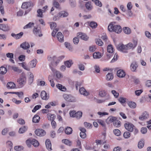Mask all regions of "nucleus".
Returning a JSON list of instances; mask_svg holds the SVG:
<instances>
[{"mask_svg":"<svg viewBox=\"0 0 151 151\" xmlns=\"http://www.w3.org/2000/svg\"><path fill=\"white\" fill-rule=\"evenodd\" d=\"M64 99L70 102H75L76 100L75 98L71 95L64 94L63 95Z\"/></svg>","mask_w":151,"mask_h":151,"instance_id":"f257e3e1","label":"nucleus"},{"mask_svg":"<svg viewBox=\"0 0 151 151\" xmlns=\"http://www.w3.org/2000/svg\"><path fill=\"white\" fill-rule=\"evenodd\" d=\"M117 49L124 53H127V50L128 48L126 45L123 44H119L116 47Z\"/></svg>","mask_w":151,"mask_h":151,"instance_id":"f03ea898","label":"nucleus"},{"mask_svg":"<svg viewBox=\"0 0 151 151\" xmlns=\"http://www.w3.org/2000/svg\"><path fill=\"white\" fill-rule=\"evenodd\" d=\"M125 129L130 132H132L134 129V126L132 124L129 123H125L124 124Z\"/></svg>","mask_w":151,"mask_h":151,"instance_id":"7ed1b4c3","label":"nucleus"},{"mask_svg":"<svg viewBox=\"0 0 151 151\" xmlns=\"http://www.w3.org/2000/svg\"><path fill=\"white\" fill-rule=\"evenodd\" d=\"M50 68L52 71L53 73H55L56 77L60 79L63 77V75L59 71H57L56 69L50 66Z\"/></svg>","mask_w":151,"mask_h":151,"instance_id":"20e7f679","label":"nucleus"},{"mask_svg":"<svg viewBox=\"0 0 151 151\" xmlns=\"http://www.w3.org/2000/svg\"><path fill=\"white\" fill-rule=\"evenodd\" d=\"M33 6V4L31 2H24L23 3L22 8L24 9H27Z\"/></svg>","mask_w":151,"mask_h":151,"instance_id":"39448f33","label":"nucleus"},{"mask_svg":"<svg viewBox=\"0 0 151 151\" xmlns=\"http://www.w3.org/2000/svg\"><path fill=\"white\" fill-rule=\"evenodd\" d=\"M77 36L85 41L87 40L88 39V37L86 34L82 32L78 33Z\"/></svg>","mask_w":151,"mask_h":151,"instance_id":"423d86ee","label":"nucleus"},{"mask_svg":"<svg viewBox=\"0 0 151 151\" xmlns=\"http://www.w3.org/2000/svg\"><path fill=\"white\" fill-rule=\"evenodd\" d=\"M122 28V27L119 25L116 24V22H111L110 23L108 26V28Z\"/></svg>","mask_w":151,"mask_h":151,"instance_id":"0eeeda50","label":"nucleus"},{"mask_svg":"<svg viewBox=\"0 0 151 151\" xmlns=\"http://www.w3.org/2000/svg\"><path fill=\"white\" fill-rule=\"evenodd\" d=\"M149 117V114L146 111H144L139 117V119L141 121H143L147 119Z\"/></svg>","mask_w":151,"mask_h":151,"instance_id":"6e6552de","label":"nucleus"},{"mask_svg":"<svg viewBox=\"0 0 151 151\" xmlns=\"http://www.w3.org/2000/svg\"><path fill=\"white\" fill-rule=\"evenodd\" d=\"M20 47L23 50H25L29 49L30 48V45L28 42H24L20 44Z\"/></svg>","mask_w":151,"mask_h":151,"instance_id":"1a4fd4ad","label":"nucleus"},{"mask_svg":"<svg viewBox=\"0 0 151 151\" xmlns=\"http://www.w3.org/2000/svg\"><path fill=\"white\" fill-rule=\"evenodd\" d=\"M35 133L36 135L40 136H44L46 134L45 132L42 129H37L35 131Z\"/></svg>","mask_w":151,"mask_h":151,"instance_id":"9d476101","label":"nucleus"},{"mask_svg":"<svg viewBox=\"0 0 151 151\" xmlns=\"http://www.w3.org/2000/svg\"><path fill=\"white\" fill-rule=\"evenodd\" d=\"M41 96L42 99L45 100H48L49 98V94L47 95L46 91H44L41 92Z\"/></svg>","mask_w":151,"mask_h":151,"instance_id":"9b49d317","label":"nucleus"},{"mask_svg":"<svg viewBox=\"0 0 151 151\" xmlns=\"http://www.w3.org/2000/svg\"><path fill=\"white\" fill-rule=\"evenodd\" d=\"M138 67L136 61H134L132 62L130 65V69L132 71L135 72Z\"/></svg>","mask_w":151,"mask_h":151,"instance_id":"f8f14e48","label":"nucleus"},{"mask_svg":"<svg viewBox=\"0 0 151 151\" xmlns=\"http://www.w3.org/2000/svg\"><path fill=\"white\" fill-rule=\"evenodd\" d=\"M33 32L34 34L37 36L40 37L42 35L41 33V32L40 29H34Z\"/></svg>","mask_w":151,"mask_h":151,"instance_id":"ddd939ff","label":"nucleus"},{"mask_svg":"<svg viewBox=\"0 0 151 151\" xmlns=\"http://www.w3.org/2000/svg\"><path fill=\"white\" fill-rule=\"evenodd\" d=\"M117 76L119 77L123 78L125 76V73L123 70H119L117 71Z\"/></svg>","mask_w":151,"mask_h":151,"instance_id":"4468645a","label":"nucleus"},{"mask_svg":"<svg viewBox=\"0 0 151 151\" xmlns=\"http://www.w3.org/2000/svg\"><path fill=\"white\" fill-rule=\"evenodd\" d=\"M46 146L47 148L49 151L52 150L51 144L50 140L49 139H47L45 141Z\"/></svg>","mask_w":151,"mask_h":151,"instance_id":"2eb2a0df","label":"nucleus"},{"mask_svg":"<svg viewBox=\"0 0 151 151\" xmlns=\"http://www.w3.org/2000/svg\"><path fill=\"white\" fill-rule=\"evenodd\" d=\"M23 34V33L22 32H21L20 33L17 34L12 33L11 34V35L13 37H14L16 39H18L21 38Z\"/></svg>","mask_w":151,"mask_h":151,"instance_id":"dca6fc26","label":"nucleus"},{"mask_svg":"<svg viewBox=\"0 0 151 151\" xmlns=\"http://www.w3.org/2000/svg\"><path fill=\"white\" fill-rule=\"evenodd\" d=\"M85 6L86 9L89 11L91 10L93 8V6L91 2L89 1L86 3Z\"/></svg>","mask_w":151,"mask_h":151,"instance_id":"f3484780","label":"nucleus"},{"mask_svg":"<svg viewBox=\"0 0 151 151\" xmlns=\"http://www.w3.org/2000/svg\"><path fill=\"white\" fill-rule=\"evenodd\" d=\"M57 37L60 42H63V36L61 32H58L57 35Z\"/></svg>","mask_w":151,"mask_h":151,"instance_id":"a211bd4d","label":"nucleus"},{"mask_svg":"<svg viewBox=\"0 0 151 151\" xmlns=\"http://www.w3.org/2000/svg\"><path fill=\"white\" fill-rule=\"evenodd\" d=\"M8 68L9 69H12L14 71L20 73L21 72V71L17 67L15 66H11L9 65L8 66Z\"/></svg>","mask_w":151,"mask_h":151,"instance_id":"6ab92c4d","label":"nucleus"},{"mask_svg":"<svg viewBox=\"0 0 151 151\" xmlns=\"http://www.w3.org/2000/svg\"><path fill=\"white\" fill-rule=\"evenodd\" d=\"M15 84L12 82L8 83L6 85V87L8 89H13L15 87Z\"/></svg>","mask_w":151,"mask_h":151,"instance_id":"aec40b11","label":"nucleus"},{"mask_svg":"<svg viewBox=\"0 0 151 151\" xmlns=\"http://www.w3.org/2000/svg\"><path fill=\"white\" fill-rule=\"evenodd\" d=\"M79 92L81 94L85 96H87L88 95V93L83 87L81 88L79 90Z\"/></svg>","mask_w":151,"mask_h":151,"instance_id":"412c9836","label":"nucleus"},{"mask_svg":"<svg viewBox=\"0 0 151 151\" xmlns=\"http://www.w3.org/2000/svg\"><path fill=\"white\" fill-rule=\"evenodd\" d=\"M25 78L23 77L17 80V82L20 85H23L25 83Z\"/></svg>","mask_w":151,"mask_h":151,"instance_id":"4be33fe9","label":"nucleus"},{"mask_svg":"<svg viewBox=\"0 0 151 151\" xmlns=\"http://www.w3.org/2000/svg\"><path fill=\"white\" fill-rule=\"evenodd\" d=\"M116 119V117H114L112 116H109L107 119L106 121L108 123L109 122H112L115 121Z\"/></svg>","mask_w":151,"mask_h":151,"instance_id":"5701e85b","label":"nucleus"},{"mask_svg":"<svg viewBox=\"0 0 151 151\" xmlns=\"http://www.w3.org/2000/svg\"><path fill=\"white\" fill-rule=\"evenodd\" d=\"M114 78L113 75L112 73H109L106 76V78L107 81H111Z\"/></svg>","mask_w":151,"mask_h":151,"instance_id":"b1692460","label":"nucleus"},{"mask_svg":"<svg viewBox=\"0 0 151 151\" xmlns=\"http://www.w3.org/2000/svg\"><path fill=\"white\" fill-rule=\"evenodd\" d=\"M40 120V116L37 115H35L32 118V122L34 123H38Z\"/></svg>","mask_w":151,"mask_h":151,"instance_id":"393cba45","label":"nucleus"},{"mask_svg":"<svg viewBox=\"0 0 151 151\" xmlns=\"http://www.w3.org/2000/svg\"><path fill=\"white\" fill-rule=\"evenodd\" d=\"M93 57L95 59H98L101 57V55L99 52H95L93 53Z\"/></svg>","mask_w":151,"mask_h":151,"instance_id":"a878e982","label":"nucleus"},{"mask_svg":"<svg viewBox=\"0 0 151 151\" xmlns=\"http://www.w3.org/2000/svg\"><path fill=\"white\" fill-rule=\"evenodd\" d=\"M72 131L73 130L70 127H67L65 129V133L67 134H71Z\"/></svg>","mask_w":151,"mask_h":151,"instance_id":"bb28decb","label":"nucleus"},{"mask_svg":"<svg viewBox=\"0 0 151 151\" xmlns=\"http://www.w3.org/2000/svg\"><path fill=\"white\" fill-rule=\"evenodd\" d=\"M7 71L6 68L4 67L1 66L0 68V73L2 75L5 74Z\"/></svg>","mask_w":151,"mask_h":151,"instance_id":"cd10ccee","label":"nucleus"},{"mask_svg":"<svg viewBox=\"0 0 151 151\" xmlns=\"http://www.w3.org/2000/svg\"><path fill=\"white\" fill-rule=\"evenodd\" d=\"M59 15L60 17H67L68 15V13L67 12L65 11H62L59 14Z\"/></svg>","mask_w":151,"mask_h":151,"instance_id":"c85d7f7f","label":"nucleus"},{"mask_svg":"<svg viewBox=\"0 0 151 151\" xmlns=\"http://www.w3.org/2000/svg\"><path fill=\"white\" fill-rule=\"evenodd\" d=\"M47 115L48 119L51 121L54 120L56 117L55 115L52 114L50 113L48 114Z\"/></svg>","mask_w":151,"mask_h":151,"instance_id":"c756f323","label":"nucleus"},{"mask_svg":"<svg viewBox=\"0 0 151 151\" xmlns=\"http://www.w3.org/2000/svg\"><path fill=\"white\" fill-rule=\"evenodd\" d=\"M113 125L115 127H119L121 126V123L119 120L116 119L113 122Z\"/></svg>","mask_w":151,"mask_h":151,"instance_id":"7c9ffc66","label":"nucleus"},{"mask_svg":"<svg viewBox=\"0 0 151 151\" xmlns=\"http://www.w3.org/2000/svg\"><path fill=\"white\" fill-rule=\"evenodd\" d=\"M122 29H108L109 31L112 32H114L117 33H119L122 31Z\"/></svg>","mask_w":151,"mask_h":151,"instance_id":"2f4dec72","label":"nucleus"},{"mask_svg":"<svg viewBox=\"0 0 151 151\" xmlns=\"http://www.w3.org/2000/svg\"><path fill=\"white\" fill-rule=\"evenodd\" d=\"M128 104L130 107L132 109L135 108L136 106V103L132 101L129 102L128 103Z\"/></svg>","mask_w":151,"mask_h":151,"instance_id":"473e14b6","label":"nucleus"},{"mask_svg":"<svg viewBox=\"0 0 151 151\" xmlns=\"http://www.w3.org/2000/svg\"><path fill=\"white\" fill-rule=\"evenodd\" d=\"M32 144L35 147L38 146L39 145V143L38 141L35 139H33L31 141Z\"/></svg>","mask_w":151,"mask_h":151,"instance_id":"72a5a7b5","label":"nucleus"},{"mask_svg":"<svg viewBox=\"0 0 151 151\" xmlns=\"http://www.w3.org/2000/svg\"><path fill=\"white\" fill-rule=\"evenodd\" d=\"M34 23L33 22H30L28 24L25 26L23 28H33L34 27Z\"/></svg>","mask_w":151,"mask_h":151,"instance_id":"f704fd0d","label":"nucleus"},{"mask_svg":"<svg viewBox=\"0 0 151 151\" xmlns=\"http://www.w3.org/2000/svg\"><path fill=\"white\" fill-rule=\"evenodd\" d=\"M119 101L122 105L126 101L127 99L123 97H120L118 99Z\"/></svg>","mask_w":151,"mask_h":151,"instance_id":"c9c22d12","label":"nucleus"},{"mask_svg":"<svg viewBox=\"0 0 151 151\" xmlns=\"http://www.w3.org/2000/svg\"><path fill=\"white\" fill-rule=\"evenodd\" d=\"M89 25L91 27L93 28H96L98 25L96 22L94 21H91L90 22Z\"/></svg>","mask_w":151,"mask_h":151,"instance_id":"e433bc0d","label":"nucleus"},{"mask_svg":"<svg viewBox=\"0 0 151 151\" xmlns=\"http://www.w3.org/2000/svg\"><path fill=\"white\" fill-rule=\"evenodd\" d=\"M56 59V58L55 56H53V57H48V60L50 61L51 62V63L52 65L53 64L54 62L55 61V60Z\"/></svg>","mask_w":151,"mask_h":151,"instance_id":"4c0bfd02","label":"nucleus"},{"mask_svg":"<svg viewBox=\"0 0 151 151\" xmlns=\"http://www.w3.org/2000/svg\"><path fill=\"white\" fill-rule=\"evenodd\" d=\"M103 40L107 43H109V41L108 40L107 37L105 34H103L101 37Z\"/></svg>","mask_w":151,"mask_h":151,"instance_id":"58836bf2","label":"nucleus"},{"mask_svg":"<svg viewBox=\"0 0 151 151\" xmlns=\"http://www.w3.org/2000/svg\"><path fill=\"white\" fill-rule=\"evenodd\" d=\"M56 86L58 88L62 91H65L66 90L65 88L60 84H57Z\"/></svg>","mask_w":151,"mask_h":151,"instance_id":"ea45409f","label":"nucleus"},{"mask_svg":"<svg viewBox=\"0 0 151 151\" xmlns=\"http://www.w3.org/2000/svg\"><path fill=\"white\" fill-rule=\"evenodd\" d=\"M82 113L81 111H78L76 112L75 116V117H76L77 119H79L82 117Z\"/></svg>","mask_w":151,"mask_h":151,"instance_id":"a19ab883","label":"nucleus"},{"mask_svg":"<svg viewBox=\"0 0 151 151\" xmlns=\"http://www.w3.org/2000/svg\"><path fill=\"white\" fill-rule=\"evenodd\" d=\"M73 63L72 60H68L65 63V65L68 68H70L73 64Z\"/></svg>","mask_w":151,"mask_h":151,"instance_id":"79ce46f5","label":"nucleus"},{"mask_svg":"<svg viewBox=\"0 0 151 151\" xmlns=\"http://www.w3.org/2000/svg\"><path fill=\"white\" fill-rule=\"evenodd\" d=\"M37 64V60L35 59H33L31 61L30 65L31 67L32 68L35 67Z\"/></svg>","mask_w":151,"mask_h":151,"instance_id":"37998d69","label":"nucleus"},{"mask_svg":"<svg viewBox=\"0 0 151 151\" xmlns=\"http://www.w3.org/2000/svg\"><path fill=\"white\" fill-rule=\"evenodd\" d=\"M107 52L110 53H112L113 52V48L111 45H108L107 47Z\"/></svg>","mask_w":151,"mask_h":151,"instance_id":"c03bdc74","label":"nucleus"},{"mask_svg":"<svg viewBox=\"0 0 151 151\" xmlns=\"http://www.w3.org/2000/svg\"><path fill=\"white\" fill-rule=\"evenodd\" d=\"M27 130V128L25 126H24L19 129V132L20 134H22L25 132Z\"/></svg>","mask_w":151,"mask_h":151,"instance_id":"a18cd8bd","label":"nucleus"},{"mask_svg":"<svg viewBox=\"0 0 151 151\" xmlns=\"http://www.w3.org/2000/svg\"><path fill=\"white\" fill-rule=\"evenodd\" d=\"M95 41L96 44L98 45L99 46H102L103 44V42L100 39L98 38L96 39L95 40Z\"/></svg>","mask_w":151,"mask_h":151,"instance_id":"49530a36","label":"nucleus"},{"mask_svg":"<svg viewBox=\"0 0 151 151\" xmlns=\"http://www.w3.org/2000/svg\"><path fill=\"white\" fill-rule=\"evenodd\" d=\"M37 16L39 17H43L42 13L43 12L42 10L41 9H38L37 11Z\"/></svg>","mask_w":151,"mask_h":151,"instance_id":"de8ad7c7","label":"nucleus"},{"mask_svg":"<svg viewBox=\"0 0 151 151\" xmlns=\"http://www.w3.org/2000/svg\"><path fill=\"white\" fill-rule=\"evenodd\" d=\"M113 132L114 134L116 136H119L121 135V132L118 129H115L113 130Z\"/></svg>","mask_w":151,"mask_h":151,"instance_id":"09e8293b","label":"nucleus"},{"mask_svg":"<svg viewBox=\"0 0 151 151\" xmlns=\"http://www.w3.org/2000/svg\"><path fill=\"white\" fill-rule=\"evenodd\" d=\"M93 2L96 5L100 7H101L102 6V4L101 2L99 1V0H92Z\"/></svg>","mask_w":151,"mask_h":151,"instance_id":"8fccbe9b","label":"nucleus"},{"mask_svg":"<svg viewBox=\"0 0 151 151\" xmlns=\"http://www.w3.org/2000/svg\"><path fill=\"white\" fill-rule=\"evenodd\" d=\"M144 145V141L143 140H141L139 142L138 147L139 148L141 149L142 148Z\"/></svg>","mask_w":151,"mask_h":151,"instance_id":"3c124183","label":"nucleus"},{"mask_svg":"<svg viewBox=\"0 0 151 151\" xmlns=\"http://www.w3.org/2000/svg\"><path fill=\"white\" fill-rule=\"evenodd\" d=\"M62 142L65 144L70 146L71 145V142L67 139H64L62 140Z\"/></svg>","mask_w":151,"mask_h":151,"instance_id":"603ef678","label":"nucleus"},{"mask_svg":"<svg viewBox=\"0 0 151 151\" xmlns=\"http://www.w3.org/2000/svg\"><path fill=\"white\" fill-rule=\"evenodd\" d=\"M127 10L128 11H131V10L132 9V3L131 2H129L127 6Z\"/></svg>","mask_w":151,"mask_h":151,"instance_id":"864d4df0","label":"nucleus"},{"mask_svg":"<svg viewBox=\"0 0 151 151\" xmlns=\"http://www.w3.org/2000/svg\"><path fill=\"white\" fill-rule=\"evenodd\" d=\"M56 0H54L53 4L54 6L57 9L60 8V5L59 3L56 1Z\"/></svg>","mask_w":151,"mask_h":151,"instance_id":"5fc2aeb1","label":"nucleus"},{"mask_svg":"<svg viewBox=\"0 0 151 151\" xmlns=\"http://www.w3.org/2000/svg\"><path fill=\"white\" fill-rule=\"evenodd\" d=\"M48 24L51 28H55L57 27L56 24L55 22H49Z\"/></svg>","mask_w":151,"mask_h":151,"instance_id":"6e6d98bb","label":"nucleus"},{"mask_svg":"<svg viewBox=\"0 0 151 151\" xmlns=\"http://www.w3.org/2000/svg\"><path fill=\"white\" fill-rule=\"evenodd\" d=\"M34 77L32 73H31L29 79V83L30 84H31L33 82Z\"/></svg>","mask_w":151,"mask_h":151,"instance_id":"4d7b16f0","label":"nucleus"},{"mask_svg":"<svg viewBox=\"0 0 151 151\" xmlns=\"http://www.w3.org/2000/svg\"><path fill=\"white\" fill-rule=\"evenodd\" d=\"M123 136L125 138H128L130 137V134L129 132H125L124 133Z\"/></svg>","mask_w":151,"mask_h":151,"instance_id":"13d9d810","label":"nucleus"},{"mask_svg":"<svg viewBox=\"0 0 151 151\" xmlns=\"http://www.w3.org/2000/svg\"><path fill=\"white\" fill-rule=\"evenodd\" d=\"M94 100L95 101V102L97 103H101L104 102L106 100H101L98 99L96 98H94Z\"/></svg>","mask_w":151,"mask_h":151,"instance_id":"bf43d9fd","label":"nucleus"},{"mask_svg":"<svg viewBox=\"0 0 151 151\" xmlns=\"http://www.w3.org/2000/svg\"><path fill=\"white\" fill-rule=\"evenodd\" d=\"M106 95V93L104 90L100 91L99 93V95L101 97H104Z\"/></svg>","mask_w":151,"mask_h":151,"instance_id":"052dcab7","label":"nucleus"},{"mask_svg":"<svg viewBox=\"0 0 151 151\" xmlns=\"http://www.w3.org/2000/svg\"><path fill=\"white\" fill-rule=\"evenodd\" d=\"M123 31L126 34H129L131 33V29H123Z\"/></svg>","mask_w":151,"mask_h":151,"instance_id":"680f3d73","label":"nucleus"},{"mask_svg":"<svg viewBox=\"0 0 151 151\" xmlns=\"http://www.w3.org/2000/svg\"><path fill=\"white\" fill-rule=\"evenodd\" d=\"M41 107V106L40 105H37L35 106L33 109L32 110V112H35L37 110L39 109Z\"/></svg>","mask_w":151,"mask_h":151,"instance_id":"e2e57ef3","label":"nucleus"},{"mask_svg":"<svg viewBox=\"0 0 151 151\" xmlns=\"http://www.w3.org/2000/svg\"><path fill=\"white\" fill-rule=\"evenodd\" d=\"M127 47V48H128V50L132 48H134V46L133 45V43H129L128 44L126 45Z\"/></svg>","mask_w":151,"mask_h":151,"instance_id":"0e129e2a","label":"nucleus"},{"mask_svg":"<svg viewBox=\"0 0 151 151\" xmlns=\"http://www.w3.org/2000/svg\"><path fill=\"white\" fill-rule=\"evenodd\" d=\"M111 93L115 98H117L118 97L119 93L117 92L115 90H112L111 91Z\"/></svg>","mask_w":151,"mask_h":151,"instance_id":"69168bd1","label":"nucleus"},{"mask_svg":"<svg viewBox=\"0 0 151 151\" xmlns=\"http://www.w3.org/2000/svg\"><path fill=\"white\" fill-rule=\"evenodd\" d=\"M78 37H74L73 39V41L75 44H77L78 43L79 40Z\"/></svg>","mask_w":151,"mask_h":151,"instance_id":"338daca9","label":"nucleus"},{"mask_svg":"<svg viewBox=\"0 0 151 151\" xmlns=\"http://www.w3.org/2000/svg\"><path fill=\"white\" fill-rule=\"evenodd\" d=\"M145 85L148 87H151V81L147 80L145 82Z\"/></svg>","mask_w":151,"mask_h":151,"instance_id":"774afa93","label":"nucleus"}]
</instances>
